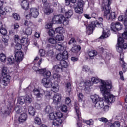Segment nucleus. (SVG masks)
Segmentation results:
<instances>
[{
	"mask_svg": "<svg viewBox=\"0 0 127 127\" xmlns=\"http://www.w3.org/2000/svg\"><path fill=\"white\" fill-rule=\"evenodd\" d=\"M39 59L38 57H36L34 60V65L33 67V70L37 73V74H40V75H43L44 78L42 80V84L47 89H49L51 88V91L54 92V93H57L59 91V85L58 82H54L52 83L51 80L49 79L50 76H51V72L49 70H46V69H41L39 67L41 63L42 62V59H40L38 62L37 60Z\"/></svg>",
	"mask_w": 127,
	"mask_h": 127,
	"instance_id": "1",
	"label": "nucleus"
},
{
	"mask_svg": "<svg viewBox=\"0 0 127 127\" xmlns=\"http://www.w3.org/2000/svg\"><path fill=\"white\" fill-rule=\"evenodd\" d=\"M91 82L90 80H86L85 81H81L79 84H77V89L78 90H85V91H89L90 87L93 86V83L94 84H98L100 83V85L99 86V88L101 92V87L106 86V87L109 86L112 82L110 80H103L98 77H93L91 78Z\"/></svg>",
	"mask_w": 127,
	"mask_h": 127,
	"instance_id": "2",
	"label": "nucleus"
},
{
	"mask_svg": "<svg viewBox=\"0 0 127 127\" xmlns=\"http://www.w3.org/2000/svg\"><path fill=\"white\" fill-rule=\"evenodd\" d=\"M46 113L49 114V118L53 121L52 124L54 126H59L62 124L63 114L61 112H52V108L50 105H47L45 108Z\"/></svg>",
	"mask_w": 127,
	"mask_h": 127,
	"instance_id": "3",
	"label": "nucleus"
},
{
	"mask_svg": "<svg viewBox=\"0 0 127 127\" xmlns=\"http://www.w3.org/2000/svg\"><path fill=\"white\" fill-rule=\"evenodd\" d=\"M73 15V11L69 10L65 12V16L63 15H57L53 17L52 21L54 24H63V25H68L70 20L68 18H70Z\"/></svg>",
	"mask_w": 127,
	"mask_h": 127,
	"instance_id": "4",
	"label": "nucleus"
},
{
	"mask_svg": "<svg viewBox=\"0 0 127 127\" xmlns=\"http://www.w3.org/2000/svg\"><path fill=\"white\" fill-rule=\"evenodd\" d=\"M32 101L31 96L27 95L26 96H20L18 99V104L15 107V111L17 114H20L22 112H27L26 106H22L25 103L30 104Z\"/></svg>",
	"mask_w": 127,
	"mask_h": 127,
	"instance_id": "5",
	"label": "nucleus"
},
{
	"mask_svg": "<svg viewBox=\"0 0 127 127\" xmlns=\"http://www.w3.org/2000/svg\"><path fill=\"white\" fill-rule=\"evenodd\" d=\"M111 0H103L102 4L101 9L104 11V16L107 19H115L116 18V13L115 12H110L111 10Z\"/></svg>",
	"mask_w": 127,
	"mask_h": 127,
	"instance_id": "6",
	"label": "nucleus"
},
{
	"mask_svg": "<svg viewBox=\"0 0 127 127\" xmlns=\"http://www.w3.org/2000/svg\"><path fill=\"white\" fill-rule=\"evenodd\" d=\"M112 88V84H110L108 86L104 85L101 86V93L103 96V98L108 104L109 103H112L116 101V96L111 94V88Z\"/></svg>",
	"mask_w": 127,
	"mask_h": 127,
	"instance_id": "7",
	"label": "nucleus"
},
{
	"mask_svg": "<svg viewBox=\"0 0 127 127\" xmlns=\"http://www.w3.org/2000/svg\"><path fill=\"white\" fill-rule=\"evenodd\" d=\"M98 20L100 22H98L97 21H93L90 24L87 25V22L84 23V25L86 26V33L88 35H90L93 33L94 29L96 26H98V27H103V18L100 17L98 18Z\"/></svg>",
	"mask_w": 127,
	"mask_h": 127,
	"instance_id": "8",
	"label": "nucleus"
},
{
	"mask_svg": "<svg viewBox=\"0 0 127 127\" xmlns=\"http://www.w3.org/2000/svg\"><path fill=\"white\" fill-rule=\"evenodd\" d=\"M48 42L53 44L52 47H54L56 49V50H58L59 51H63V50H65L67 47V42H64V43L57 42L56 40L53 38H50L48 39ZM50 46H52V45H50Z\"/></svg>",
	"mask_w": 127,
	"mask_h": 127,
	"instance_id": "9",
	"label": "nucleus"
},
{
	"mask_svg": "<svg viewBox=\"0 0 127 127\" xmlns=\"http://www.w3.org/2000/svg\"><path fill=\"white\" fill-rule=\"evenodd\" d=\"M8 72V68L5 66L3 67L2 68V76L3 77L2 80H1V76L0 75V82H1V83L3 84V86H7L9 83H10L11 76L7 75Z\"/></svg>",
	"mask_w": 127,
	"mask_h": 127,
	"instance_id": "10",
	"label": "nucleus"
},
{
	"mask_svg": "<svg viewBox=\"0 0 127 127\" xmlns=\"http://www.w3.org/2000/svg\"><path fill=\"white\" fill-rule=\"evenodd\" d=\"M0 32L1 34L4 35L2 39V41L4 42V45H0V49H3V48H5L8 45V39H9V36L6 35L7 30L5 28L1 27L0 30Z\"/></svg>",
	"mask_w": 127,
	"mask_h": 127,
	"instance_id": "11",
	"label": "nucleus"
},
{
	"mask_svg": "<svg viewBox=\"0 0 127 127\" xmlns=\"http://www.w3.org/2000/svg\"><path fill=\"white\" fill-rule=\"evenodd\" d=\"M124 120L123 118V117H122V115H117L116 118L118 120V121H115L113 123H110L109 124V126L110 127H121V124L125 121L126 122H127V114H125L124 115Z\"/></svg>",
	"mask_w": 127,
	"mask_h": 127,
	"instance_id": "12",
	"label": "nucleus"
},
{
	"mask_svg": "<svg viewBox=\"0 0 127 127\" xmlns=\"http://www.w3.org/2000/svg\"><path fill=\"white\" fill-rule=\"evenodd\" d=\"M25 15L26 19L28 20L31 18V16L36 18L39 15V10L36 8H31L29 12L27 11L25 12Z\"/></svg>",
	"mask_w": 127,
	"mask_h": 127,
	"instance_id": "13",
	"label": "nucleus"
},
{
	"mask_svg": "<svg viewBox=\"0 0 127 127\" xmlns=\"http://www.w3.org/2000/svg\"><path fill=\"white\" fill-rule=\"evenodd\" d=\"M127 44L126 43H124V39L122 37H119L118 38V43L116 46V50L119 53L123 52V49H127Z\"/></svg>",
	"mask_w": 127,
	"mask_h": 127,
	"instance_id": "14",
	"label": "nucleus"
},
{
	"mask_svg": "<svg viewBox=\"0 0 127 127\" xmlns=\"http://www.w3.org/2000/svg\"><path fill=\"white\" fill-rule=\"evenodd\" d=\"M85 6V2L82 0H80L77 2L76 5L74 6V11L76 13L82 14L84 12L83 8Z\"/></svg>",
	"mask_w": 127,
	"mask_h": 127,
	"instance_id": "15",
	"label": "nucleus"
},
{
	"mask_svg": "<svg viewBox=\"0 0 127 127\" xmlns=\"http://www.w3.org/2000/svg\"><path fill=\"white\" fill-rule=\"evenodd\" d=\"M14 40L16 43H18L20 42L22 45L25 46L26 47L29 45V41H28V39L26 38H22L21 40L19 39V36L18 35H15L14 37Z\"/></svg>",
	"mask_w": 127,
	"mask_h": 127,
	"instance_id": "16",
	"label": "nucleus"
},
{
	"mask_svg": "<svg viewBox=\"0 0 127 127\" xmlns=\"http://www.w3.org/2000/svg\"><path fill=\"white\" fill-rule=\"evenodd\" d=\"M74 109L75 110L76 116L78 118V127H81V122L82 121V118H81V109H80V106H79V104H77V103H75V104L74 105Z\"/></svg>",
	"mask_w": 127,
	"mask_h": 127,
	"instance_id": "17",
	"label": "nucleus"
},
{
	"mask_svg": "<svg viewBox=\"0 0 127 127\" xmlns=\"http://www.w3.org/2000/svg\"><path fill=\"white\" fill-rule=\"evenodd\" d=\"M123 28V25L119 22L112 23L111 24V29L113 32H116V31H119Z\"/></svg>",
	"mask_w": 127,
	"mask_h": 127,
	"instance_id": "18",
	"label": "nucleus"
},
{
	"mask_svg": "<svg viewBox=\"0 0 127 127\" xmlns=\"http://www.w3.org/2000/svg\"><path fill=\"white\" fill-rule=\"evenodd\" d=\"M43 92L44 90L39 87L35 88L33 90V93L36 98L40 99L43 98Z\"/></svg>",
	"mask_w": 127,
	"mask_h": 127,
	"instance_id": "19",
	"label": "nucleus"
},
{
	"mask_svg": "<svg viewBox=\"0 0 127 127\" xmlns=\"http://www.w3.org/2000/svg\"><path fill=\"white\" fill-rule=\"evenodd\" d=\"M32 0H23L21 1V6L24 10H27L29 8V4L31 3Z\"/></svg>",
	"mask_w": 127,
	"mask_h": 127,
	"instance_id": "20",
	"label": "nucleus"
},
{
	"mask_svg": "<svg viewBox=\"0 0 127 127\" xmlns=\"http://www.w3.org/2000/svg\"><path fill=\"white\" fill-rule=\"evenodd\" d=\"M43 11L45 14L49 15L50 13H52L53 12V9L50 7V4H44Z\"/></svg>",
	"mask_w": 127,
	"mask_h": 127,
	"instance_id": "21",
	"label": "nucleus"
},
{
	"mask_svg": "<svg viewBox=\"0 0 127 127\" xmlns=\"http://www.w3.org/2000/svg\"><path fill=\"white\" fill-rule=\"evenodd\" d=\"M11 109H12V106H9V107H3L0 110V114H3L4 115H9L10 114Z\"/></svg>",
	"mask_w": 127,
	"mask_h": 127,
	"instance_id": "22",
	"label": "nucleus"
},
{
	"mask_svg": "<svg viewBox=\"0 0 127 127\" xmlns=\"http://www.w3.org/2000/svg\"><path fill=\"white\" fill-rule=\"evenodd\" d=\"M23 56V52L21 51L17 52L15 54V59L17 62H20L22 61Z\"/></svg>",
	"mask_w": 127,
	"mask_h": 127,
	"instance_id": "23",
	"label": "nucleus"
},
{
	"mask_svg": "<svg viewBox=\"0 0 127 127\" xmlns=\"http://www.w3.org/2000/svg\"><path fill=\"white\" fill-rule=\"evenodd\" d=\"M110 29L108 28H103L102 35L99 37V39H104V38H108L110 36Z\"/></svg>",
	"mask_w": 127,
	"mask_h": 127,
	"instance_id": "24",
	"label": "nucleus"
},
{
	"mask_svg": "<svg viewBox=\"0 0 127 127\" xmlns=\"http://www.w3.org/2000/svg\"><path fill=\"white\" fill-rule=\"evenodd\" d=\"M22 112L24 113L21 114L18 119V121L19 123H24V122H26V120H27V114L25 113L26 112L23 111L22 113Z\"/></svg>",
	"mask_w": 127,
	"mask_h": 127,
	"instance_id": "25",
	"label": "nucleus"
},
{
	"mask_svg": "<svg viewBox=\"0 0 127 127\" xmlns=\"http://www.w3.org/2000/svg\"><path fill=\"white\" fill-rule=\"evenodd\" d=\"M94 107L97 110H101V109H103L104 108V101L101 99L99 101H97L95 104H94Z\"/></svg>",
	"mask_w": 127,
	"mask_h": 127,
	"instance_id": "26",
	"label": "nucleus"
},
{
	"mask_svg": "<svg viewBox=\"0 0 127 127\" xmlns=\"http://www.w3.org/2000/svg\"><path fill=\"white\" fill-rule=\"evenodd\" d=\"M54 104H58L59 102L61 101V95L59 93H56L52 97Z\"/></svg>",
	"mask_w": 127,
	"mask_h": 127,
	"instance_id": "27",
	"label": "nucleus"
},
{
	"mask_svg": "<svg viewBox=\"0 0 127 127\" xmlns=\"http://www.w3.org/2000/svg\"><path fill=\"white\" fill-rule=\"evenodd\" d=\"M63 67L60 64V63H59V64H58L57 65H56L53 66V71H55L56 72V73H60V72H62L63 70Z\"/></svg>",
	"mask_w": 127,
	"mask_h": 127,
	"instance_id": "28",
	"label": "nucleus"
},
{
	"mask_svg": "<svg viewBox=\"0 0 127 127\" xmlns=\"http://www.w3.org/2000/svg\"><path fill=\"white\" fill-rule=\"evenodd\" d=\"M52 46H50V45L48 44L47 46L46 50H48L46 54V56H51L53 54V48Z\"/></svg>",
	"mask_w": 127,
	"mask_h": 127,
	"instance_id": "29",
	"label": "nucleus"
},
{
	"mask_svg": "<svg viewBox=\"0 0 127 127\" xmlns=\"http://www.w3.org/2000/svg\"><path fill=\"white\" fill-rule=\"evenodd\" d=\"M90 99H91L93 104L96 103L97 102H99L102 98L97 94H94L90 96Z\"/></svg>",
	"mask_w": 127,
	"mask_h": 127,
	"instance_id": "30",
	"label": "nucleus"
},
{
	"mask_svg": "<svg viewBox=\"0 0 127 127\" xmlns=\"http://www.w3.org/2000/svg\"><path fill=\"white\" fill-rule=\"evenodd\" d=\"M90 99H91L93 104L96 103L97 102H99L102 98L97 94H94L90 96Z\"/></svg>",
	"mask_w": 127,
	"mask_h": 127,
	"instance_id": "31",
	"label": "nucleus"
},
{
	"mask_svg": "<svg viewBox=\"0 0 127 127\" xmlns=\"http://www.w3.org/2000/svg\"><path fill=\"white\" fill-rule=\"evenodd\" d=\"M43 94L45 95V99L46 100H51L52 99V93L49 91H46L44 90L43 92Z\"/></svg>",
	"mask_w": 127,
	"mask_h": 127,
	"instance_id": "32",
	"label": "nucleus"
},
{
	"mask_svg": "<svg viewBox=\"0 0 127 127\" xmlns=\"http://www.w3.org/2000/svg\"><path fill=\"white\" fill-rule=\"evenodd\" d=\"M124 25L125 26V31L122 34V38L124 39H127V20L126 19L124 22Z\"/></svg>",
	"mask_w": 127,
	"mask_h": 127,
	"instance_id": "33",
	"label": "nucleus"
},
{
	"mask_svg": "<svg viewBox=\"0 0 127 127\" xmlns=\"http://www.w3.org/2000/svg\"><path fill=\"white\" fill-rule=\"evenodd\" d=\"M81 50V46L79 45H74L73 47L71 48V51L73 53H78L79 51Z\"/></svg>",
	"mask_w": 127,
	"mask_h": 127,
	"instance_id": "34",
	"label": "nucleus"
},
{
	"mask_svg": "<svg viewBox=\"0 0 127 127\" xmlns=\"http://www.w3.org/2000/svg\"><path fill=\"white\" fill-rule=\"evenodd\" d=\"M59 63L62 68H68L69 66V63L64 60H64H61Z\"/></svg>",
	"mask_w": 127,
	"mask_h": 127,
	"instance_id": "35",
	"label": "nucleus"
},
{
	"mask_svg": "<svg viewBox=\"0 0 127 127\" xmlns=\"http://www.w3.org/2000/svg\"><path fill=\"white\" fill-rule=\"evenodd\" d=\"M7 61L8 65H13V64H14V58L13 57V56L8 57Z\"/></svg>",
	"mask_w": 127,
	"mask_h": 127,
	"instance_id": "36",
	"label": "nucleus"
},
{
	"mask_svg": "<svg viewBox=\"0 0 127 127\" xmlns=\"http://www.w3.org/2000/svg\"><path fill=\"white\" fill-rule=\"evenodd\" d=\"M55 31L59 34H63V33H65V30L63 27H58L56 28L55 29Z\"/></svg>",
	"mask_w": 127,
	"mask_h": 127,
	"instance_id": "37",
	"label": "nucleus"
},
{
	"mask_svg": "<svg viewBox=\"0 0 127 127\" xmlns=\"http://www.w3.org/2000/svg\"><path fill=\"white\" fill-rule=\"evenodd\" d=\"M0 61L5 63L6 62V55L3 53H0Z\"/></svg>",
	"mask_w": 127,
	"mask_h": 127,
	"instance_id": "38",
	"label": "nucleus"
},
{
	"mask_svg": "<svg viewBox=\"0 0 127 127\" xmlns=\"http://www.w3.org/2000/svg\"><path fill=\"white\" fill-rule=\"evenodd\" d=\"M53 79H54L55 82H57V83H58V82H59V81H60V79H61V76L60 75H59L58 73H54L53 74Z\"/></svg>",
	"mask_w": 127,
	"mask_h": 127,
	"instance_id": "39",
	"label": "nucleus"
},
{
	"mask_svg": "<svg viewBox=\"0 0 127 127\" xmlns=\"http://www.w3.org/2000/svg\"><path fill=\"white\" fill-rule=\"evenodd\" d=\"M28 112L29 115H31V116H34L35 115V109L33 108L32 106H30L28 108Z\"/></svg>",
	"mask_w": 127,
	"mask_h": 127,
	"instance_id": "40",
	"label": "nucleus"
},
{
	"mask_svg": "<svg viewBox=\"0 0 127 127\" xmlns=\"http://www.w3.org/2000/svg\"><path fill=\"white\" fill-rule=\"evenodd\" d=\"M24 33L26 35H31L32 33V27H28Z\"/></svg>",
	"mask_w": 127,
	"mask_h": 127,
	"instance_id": "41",
	"label": "nucleus"
},
{
	"mask_svg": "<svg viewBox=\"0 0 127 127\" xmlns=\"http://www.w3.org/2000/svg\"><path fill=\"white\" fill-rule=\"evenodd\" d=\"M66 92L68 94H70L72 91V88H71V83L68 82L66 84Z\"/></svg>",
	"mask_w": 127,
	"mask_h": 127,
	"instance_id": "42",
	"label": "nucleus"
},
{
	"mask_svg": "<svg viewBox=\"0 0 127 127\" xmlns=\"http://www.w3.org/2000/svg\"><path fill=\"white\" fill-rule=\"evenodd\" d=\"M65 39V37L63 35H57L55 37L56 40H57L58 41H62V40H64Z\"/></svg>",
	"mask_w": 127,
	"mask_h": 127,
	"instance_id": "43",
	"label": "nucleus"
},
{
	"mask_svg": "<svg viewBox=\"0 0 127 127\" xmlns=\"http://www.w3.org/2000/svg\"><path fill=\"white\" fill-rule=\"evenodd\" d=\"M24 25L28 26V27H33V23L28 20H25L24 23Z\"/></svg>",
	"mask_w": 127,
	"mask_h": 127,
	"instance_id": "44",
	"label": "nucleus"
},
{
	"mask_svg": "<svg viewBox=\"0 0 127 127\" xmlns=\"http://www.w3.org/2000/svg\"><path fill=\"white\" fill-rule=\"evenodd\" d=\"M98 53H97V51H90L88 52V55L90 58H92V57H94V56H96Z\"/></svg>",
	"mask_w": 127,
	"mask_h": 127,
	"instance_id": "45",
	"label": "nucleus"
},
{
	"mask_svg": "<svg viewBox=\"0 0 127 127\" xmlns=\"http://www.w3.org/2000/svg\"><path fill=\"white\" fill-rule=\"evenodd\" d=\"M97 49L99 51H100V52H102V53H105V52H107V50L105 49V46H104L103 45L98 47Z\"/></svg>",
	"mask_w": 127,
	"mask_h": 127,
	"instance_id": "46",
	"label": "nucleus"
},
{
	"mask_svg": "<svg viewBox=\"0 0 127 127\" xmlns=\"http://www.w3.org/2000/svg\"><path fill=\"white\" fill-rule=\"evenodd\" d=\"M62 55H63V58L64 59H65V60L68 59L69 55L68 54V52L67 51H64Z\"/></svg>",
	"mask_w": 127,
	"mask_h": 127,
	"instance_id": "47",
	"label": "nucleus"
},
{
	"mask_svg": "<svg viewBox=\"0 0 127 127\" xmlns=\"http://www.w3.org/2000/svg\"><path fill=\"white\" fill-rule=\"evenodd\" d=\"M56 5H58L59 7V9H60V12H62V13H64L65 12V8H61V5H59L58 3H56L54 4V6H56Z\"/></svg>",
	"mask_w": 127,
	"mask_h": 127,
	"instance_id": "48",
	"label": "nucleus"
},
{
	"mask_svg": "<svg viewBox=\"0 0 127 127\" xmlns=\"http://www.w3.org/2000/svg\"><path fill=\"white\" fill-rule=\"evenodd\" d=\"M0 13L2 15H5V14H6L5 8L3 7V6H0Z\"/></svg>",
	"mask_w": 127,
	"mask_h": 127,
	"instance_id": "49",
	"label": "nucleus"
},
{
	"mask_svg": "<svg viewBox=\"0 0 127 127\" xmlns=\"http://www.w3.org/2000/svg\"><path fill=\"white\" fill-rule=\"evenodd\" d=\"M103 113H108L109 112V110H110V106L109 105H104L103 107Z\"/></svg>",
	"mask_w": 127,
	"mask_h": 127,
	"instance_id": "50",
	"label": "nucleus"
},
{
	"mask_svg": "<svg viewBox=\"0 0 127 127\" xmlns=\"http://www.w3.org/2000/svg\"><path fill=\"white\" fill-rule=\"evenodd\" d=\"M120 64H124V63H125V61H124V54L123 53H120Z\"/></svg>",
	"mask_w": 127,
	"mask_h": 127,
	"instance_id": "51",
	"label": "nucleus"
},
{
	"mask_svg": "<svg viewBox=\"0 0 127 127\" xmlns=\"http://www.w3.org/2000/svg\"><path fill=\"white\" fill-rule=\"evenodd\" d=\"M121 65H122L123 68L122 70L123 72H127V64L125 63H124L123 64H121Z\"/></svg>",
	"mask_w": 127,
	"mask_h": 127,
	"instance_id": "52",
	"label": "nucleus"
},
{
	"mask_svg": "<svg viewBox=\"0 0 127 127\" xmlns=\"http://www.w3.org/2000/svg\"><path fill=\"white\" fill-rule=\"evenodd\" d=\"M78 101L79 102H82L83 99H84V95L82 93H79L78 94Z\"/></svg>",
	"mask_w": 127,
	"mask_h": 127,
	"instance_id": "53",
	"label": "nucleus"
},
{
	"mask_svg": "<svg viewBox=\"0 0 127 127\" xmlns=\"http://www.w3.org/2000/svg\"><path fill=\"white\" fill-rule=\"evenodd\" d=\"M34 121L37 125H41V119L39 117H36Z\"/></svg>",
	"mask_w": 127,
	"mask_h": 127,
	"instance_id": "54",
	"label": "nucleus"
},
{
	"mask_svg": "<svg viewBox=\"0 0 127 127\" xmlns=\"http://www.w3.org/2000/svg\"><path fill=\"white\" fill-rule=\"evenodd\" d=\"M56 59L58 60H60V61H61V60H64V59L63 58L62 54H61V53H59L57 55Z\"/></svg>",
	"mask_w": 127,
	"mask_h": 127,
	"instance_id": "55",
	"label": "nucleus"
},
{
	"mask_svg": "<svg viewBox=\"0 0 127 127\" xmlns=\"http://www.w3.org/2000/svg\"><path fill=\"white\" fill-rule=\"evenodd\" d=\"M82 70L83 72H86L88 73V72H90V67L87 65H84L82 68Z\"/></svg>",
	"mask_w": 127,
	"mask_h": 127,
	"instance_id": "56",
	"label": "nucleus"
},
{
	"mask_svg": "<svg viewBox=\"0 0 127 127\" xmlns=\"http://www.w3.org/2000/svg\"><path fill=\"white\" fill-rule=\"evenodd\" d=\"M13 17L15 19V20H20V16L17 13L13 14Z\"/></svg>",
	"mask_w": 127,
	"mask_h": 127,
	"instance_id": "57",
	"label": "nucleus"
},
{
	"mask_svg": "<svg viewBox=\"0 0 127 127\" xmlns=\"http://www.w3.org/2000/svg\"><path fill=\"white\" fill-rule=\"evenodd\" d=\"M98 121H99V122H102V123H108V119L105 117H101L98 118Z\"/></svg>",
	"mask_w": 127,
	"mask_h": 127,
	"instance_id": "58",
	"label": "nucleus"
},
{
	"mask_svg": "<svg viewBox=\"0 0 127 127\" xmlns=\"http://www.w3.org/2000/svg\"><path fill=\"white\" fill-rule=\"evenodd\" d=\"M15 48L17 50H20V49H21V48H22V45H21V44H20V43H17V44H16V45L15 46Z\"/></svg>",
	"mask_w": 127,
	"mask_h": 127,
	"instance_id": "59",
	"label": "nucleus"
},
{
	"mask_svg": "<svg viewBox=\"0 0 127 127\" xmlns=\"http://www.w3.org/2000/svg\"><path fill=\"white\" fill-rule=\"evenodd\" d=\"M84 122L87 124V125H93L94 124V121L93 119H90L89 120H84Z\"/></svg>",
	"mask_w": 127,
	"mask_h": 127,
	"instance_id": "60",
	"label": "nucleus"
},
{
	"mask_svg": "<svg viewBox=\"0 0 127 127\" xmlns=\"http://www.w3.org/2000/svg\"><path fill=\"white\" fill-rule=\"evenodd\" d=\"M39 53L41 56H42L43 57H44V56H47L46 53H45V51H44L43 49H40L39 50Z\"/></svg>",
	"mask_w": 127,
	"mask_h": 127,
	"instance_id": "61",
	"label": "nucleus"
},
{
	"mask_svg": "<svg viewBox=\"0 0 127 127\" xmlns=\"http://www.w3.org/2000/svg\"><path fill=\"white\" fill-rule=\"evenodd\" d=\"M61 110L62 112H64V113H66L68 111V108H67V106L66 105H63L61 107Z\"/></svg>",
	"mask_w": 127,
	"mask_h": 127,
	"instance_id": "62",
	"label": "nucleus"
},
{
	"mask_svg": "<svg viewBox=\"0 0 127 127\" xmlns=\"http://www.w3.org/2000/svg\"><path fill=\"white\" fill-rule=\"evenodd\" d=\"M48 33L50 36H54V34H55V31L53 29H50Z\"/></svg>",
	"mask_w": 127,
	"mask_h": 127,
	"instance_id": "63",
	"label": "nucleus"
},
{
	"mask_svg": "<svg viewBox=\"0 0 127 127\" xmlns=\"http://www.w3.org/2000/svg\"><path fill=\"white\" fill-rule=\"evenodd\" d=\"M65 103L66 105H71V103H72V101L69 97H66L65 99Z\"/></svg>",
	"mask_w": 127,
	"mask_h": 127,
	"instance_id": "64",
	"label": "nucleus"
}]
</instances>
